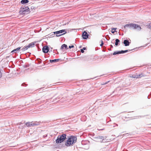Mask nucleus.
<instances>
[{
    "instance_id": "nucleus-1",
    "label": "nucleus",
    "mask_w": 151,
    "mask_h": 151,
    "mask_svg": "<svg viewBox=\"0 0 151 151\" xmlns=\"http://www.w3.org/2000/svg\"><path fill=\"white\" fill-rule=\"evenodd\" d=\"M77 139L76 137L71 136L67 140V142L65 143V145L67 146H70V145H72L76 142Z\"/></svg>"
},
{
    "instance_id": "nucleus-2",
    "label": "nucleus",
    "mask_w": 151,
    "mask_h": 151,
    "mask_svg": "<svg viewBox=\"0 0 151 151\" xmlns=\"http://www.w3.org/2000/svg\"><path fill=\"white\" fill-rule=\"evenodd\" d=\"M124 27L125 28H129L130 29H137L139 31L141 29V27L139 25L133 23L128 24H126L124 26Z\"/></svg>"
},
{
    "instance_id": "nucleus-3",
    "label": "nucleus",
    "mask_w": 151,
    "mask_h": 151,
    "mask_svg": "<svg viewBox=\"0 0 151 151\" xmlns=\"http://www.w3.org/2000/svg\"><path fill=\"white\" fill-rule=\"evenodd\" d=\"M66 134H65L58 135L55 141L56 143L58 144L62 142L66 139Z\"/></svg>"
},
{
    "instance_id": "nucleus-4",
    "label": "nucleus",
    "mask_w": 151,
    "mask_h": 151,
    "mask_svg": "<svg viewBox=\"0 0 151 151\" xmlns=\"http://www.w3.org/2000/svg\"><path fill=\"white\" fill-rule=\"evenodd\" d=\"M130 51V50H122L121 51H116V52H114V53H113V55H115L116 54H123V53H124L127 52H129Z\"/></svg>"
},
{
    "instance_id": "nucleus-5",
    "label": "nucleus",
    "mask_w": 151,
    "mask_h": 151,
    "mask_svg": "<svg viewBox=\"0 0 151 151\" xmlns=\"http://www.w3.org/2000/svg\"><path fill=\"white\" fill-rule=\"evenodd\" d=\"M89 35L86 31H84L82 33V37L84 39H86L88 37Z\"/></svg>"
},
{
    "instance_id": "nucleus-6",
    "label": "nucleus",
    "mask_w": 151,
    "mask_h": 151,
    "mask_svg": "<svg viewBox=\"0 0 151 151\" xmlns=\"http://www.w3.org/2000/svg\"><path fill=\"white\" fill-rule=\"evenodd\" d=\"M105 137H104L102 136H99L97 137H96L95 138V139H96L97 140H99V141L102 142H104L103 141L104 140V138Z\"/></svg>"
},
{
    "instance_id": "nucleus-7",
    "label": "nucleus",
    "mask_w": 151,
    "mask_h": 151,
    "mask_svg": "<svg viewBox=\"0 0 151 151\" xmlns=\"http://www.w3.org/2000/svg\"><path fill=\"white\" fill-rule=\"evenodd\" d=\"M42 50L44 53H47L49 50L48 47L47 45L43 47Z\"/></svg>"
},
{
    "instance_id": "nucleus-8",
    "label": "nucleus",
    "mask_w": 151,
    "mask_h": 151,
    "mask_svg": "<svg viewBox=\"0 0 151 151\" xmlns=\"http://www.w3.org/2000/svg\"><path fill=\"white\" fill-rule=\"evenodd\" d=\"M29 10H20L19 13L20 14L22 15L28 14L29 12Z\"/></svg>"
},
{
    "instance_id": "nucleus-9",
    "label": "nucleus",
    "mask_w": 151,
    "mask_h": 151,
    "mask_svg": "<svg viewBox=\"0 0 151 151\" xmlns=\"http://www.w3.org/2000/svg\"><path fill=\"white\" fill-rule=\"evenodd\" d=\"M130 43V42L129 41L127 40H124L123 42V43L125 46H129V45Z\"/></svg>"
},
{
    "instance_id": "nucleus-10",
    "label": "nucleus",
    "mask_w": 151,
    "mask_h": 151,
    "mask_svg": "<svg viewBox=\"0 0 151 151\" xmlns=\"http://www.w3.org/2000/svg\"><path fill=\"white\" fill-rule=\"evenodd\" d=\"M64 49H65V50L68 49V48L66 45L65 44H63L61 47L60 50H62Z\"/></svg>"
},
{
    "instance_id": "nucleus-11",
    "label": "nucleus",
    "mask_w": 151,
    "mask_h": 151,
    "mask_svg": "<svg viewBox=\"0 0 151 151\" xmlns=\"http://www.w3.org/2000/svg\"><path fill=\"white\" fill-rule=\"evenodd\" d=\"M20 47H19L16 49H14L11 52H14V53H16L17 52H19V50L20 49Z\"/></svg>"
},
{
    "instance_id": "nucleus-12",
    "label": "nucleus",
    "mask_w": 151,
    "mask_h": 151,
    "mask_svg": "<svg viewBox=\"0 0 151 151\" xmlns=\"http://www.w3.org/2000/svg\"><path fill=\"white\" fill-rule=\"evenodd\" d=\"M35 43L32 42L29 43L28 45L29 48L35 46Z\"/></svg>"
},
{
    "instance_id": "nucleus-13",
    "label": "nucleus",
    "mask_w": 151,
    "mask_h": 151,
    "mask_svg": "<svg viewBox=\"0 0 151 151\" xmlns=\"http://www.w3.org/2000/svg\"><path fill=\"white\" fill-rule=\"evenodd\" d=\"M59 32L58 31H57L54 32L53 33L55 34H56V36L57 37H59V36H60L63 35V34H61L59 32Z\"/></svg>"
},
{
    "instance_id": "nucleus-14",
    "label": "nucleus",
    "mask_w": 151,
    "mask_h": 151,
    "mask_svg": "<svg viewBox=\"0 0 151 151\" xmlns=\"http://www.w3.org/2000/svg\"><path fill=\"white\" fill-rule=\"evenodd\" d=\"M58 32H59L60 34H61V33L64 32V33H63V34H63V35H64L66 33V32L65 31V29L61 30L59 31H58Z\"/></svg>"
},
{
    "instance_id": "nucleus-15",
    "label": "nucleus",
    "mask_w": 151,
    "mask_h": 151,
    "mask_svg": "<svg viewBox=\"0 0 151 151\" xmlns=\"http://www.w3.org/2000/svg\"><path fill=\"white\" fill-rule=\"evenodd\" d=\"M29 2L28 0H22L21 2L22 4H24L27 3Z\"/></svg>"
},
{
    "instance_id": "nucleus-16",
    "label": "nucleus",
    "mask_w": 151,
    "mask_h": 151,
    "mask_svg": "<svg viewBox=\"0 0 151 151\" xmlns=\"http://www.w3.org/2000/svg\"><path fill=\"white\" fill-rule=\"evenodd\" d=\"M59 59H55L54 60H50V63H52L53 62H56L58 61Z\"/></svg>"
},
{
    "instance_id": "nucleus-17",
    "label": "nucleus",
    "mask_w": 151,
    "mask_h": 151,
    "mask_svg": "<svg viewBox=\"0 0 151 151\" xmlns=\"http://www.w3.org/2000/svg\"><path fill=\"white\" fill-rule=\"evenodd\" d=\"M120 42V40L118 39H116L115 40V45L116 46H117L119 43Z\"/></svg>"
},
{
    "instance_id": "nucleus-18",
    "label": "nucleus",
    "mask_w": 151,
    "mask_h": 151,
    "mask_svg": "<svg viewBox=\"0 0 151 151\" xmlns=\"http://www.w3.org/2000/svg\"><path fill=\"white\" fill-rule=\"evenodd\" d=\"M38 123H31V126H37L39 124Z\"/></svg>"
},
{
    "instance_id": "nucleus-19",
    "label": "nucleus",
    "mask_w": 151,
    "mask_h": 151,
    "mask_svg": "<svg viewBox=\"0 0 151 151\" xmlns=\"http://www.w3.org/2000/svg\"><path fill=\"white\" fill-rule=\"evenodd\" d=\"M29 48L28 45H27L24 46L22 49L21 50L22 51H25L27 50Z\"/></svg>"
},
{
    "instance_id": "nucleus-20",
    "label": "nucleus",
    "mask_w": 151,
    "mask_h": 151,
    "mask_svg": "<svg viewBox=\"0 0 151 151\" xmlns=\"http://www.w3.org/2000/svg\"><path fill=\"white\" fill-rule=\"evenodd\" d=\"M130 77L133 78H138L137 75H132V76H131Z\"/></svg>"
},
{
    "instance_id": "nucleus-21",
    "label": "nucleus",
    "mask_w": 151,
    "mask_h": 151,
    "mask_svg": "<svg viewBox=\"0 0 151 151\" xmlns=\"http://www.w3.org/2000/svg\"><path fill=\"white\" fill-rule=\"evenodd\" d=\"M26 125L27 127H31V123L29 122H27L26 124Z\"/></svg>"
},
{
    "instance_id": "nucleus-22",
    "label": "nucleus",
    "mask_w": 151,
    "mask_h": 151,
    "mask_svg": "<svg viewBox=\"0 0 151 151\" xmlns=\"http://www.w3.org/2000/svg\"><path fill=\"white\" fill-rule=\"evenodd\" d=\"M143 76L142 75V74H139L138 75H137L138 78H140Z\"/></svg>"
},
{
    "instance_id": "nucleus-23",
    "label": "nucleus",
    "mask_w": 151,
    "mask_h": 151,
    "mask_svg": "<svg viewBox=\"0 0 151 151\" xmlns=\"http://www.w3.org/2000/svg\"><path fill=\"white\" fill-rule=\"evenodd\" d=\"M31 9H35V8L34 4H32V6H31Z\"/></svg>"
},
{
    "instance_id": "nucleus-24",
    "label": "nucleus",
    "mask_w": 151,
    "mask_h": 151,
    "mask_svg": "<svg viewBox=\"0 0 151 151\" xmlns=\"http://www.w3.org/2000/svg\"><path fill=\"white\" fill-rule=\"evenodd\" d=\"M23 9H29V8L27 6H25V8H23Z\"/></svg>"
},
{
    "instance_id": "nucleus-25",
    "label": "nucleus",
    "mask_w": 151,
    "mask_h": 151,
    "mask_svg": "<svg viewBox=\"0 0 151 151\" xmlns=\"http://www.w3.org/2000/svg\"><path fill=\"white\" fill-rule=\"evenodd\" d=\"M148 26L149 28L151 29V23H149Z\"/></svg>"
},
{
    "instance_id": "nucleus-26",
    "label": "nucleus",
    "mask_w": 151,
    "mask_h": 151,
    "mask_svg": "<svg viewBox=\"0 0 151 151\" xmlns=\"http://www.w3.org/2000/svg\"><path fill=\"white\" fill-rule=\"evenodd\" d=\"M104 44V42H103V41L101 40V43L100 44V45L101 46H102Z\"/></svg>"
},
{
    "instance_id": "nucleus-27",
    "label": "nucleus",
    "mask_w": 151,
    "mask_h": 151,
    "mask_svg": "<svg viewBox=\"0 0 151 151\" xmlns=\"http://www.w3.org/2000/svg\"><path fill=\"white\" fill-rule=\"evenodd\" d=\"M74 47V46L73 45H72L69 46V48H73Z\"/></svg>"
},
{
    "instance_id": "nucleus-28",
    "label": "nucleus",
    "mask_w": 151,
    "mask_h": 151,
    "mask_svg": "<svg viewBox=\"0 0 151 151\" xmlns=\"http://www.w3.org/2000/svg\"><path fill=\"white\" fill-rule=\"evenodd\" d=\"M81 51L82 53H83L84 52V50L82 49H81Z\"/></svg>"
},
{
    "instance_id": "nucleus-29",
    "label": "nucleus",
    "mask_w": 151,
    "mask_h": 151,
    "mask_svg": "<svg viewBox=\"0 0 151 151\" xmlns=\"http://www.w3.org/2000/svg\"><path fill=\"white\" fill-rule=\"evenodd\" d=\"M2 76V74L1 71H0V78H1Z\"/></svg>"
},
{
    "instance_id": "nucleus-30",
    "label": "nucleus",
    "mask_w": 151,
    "mask_h": 151,
    "mask_svg": "<svg viewBox=\"0 0 151 151\" xmlns=\"http://www.w3.org/2000/svg\"><path fill=\"white\" fill-rule=\"evenodd\" d=\"M115 31H116L115 30L113 31V30H112L111 31V32L112 33H114V32Z\"/></svg>"
},
{
    "instance_id": "nucleus-31",
    "label": "nucleus",
    "mask_w": 151,
    "mask_h": 151,
    "mask_svg": "<svg viewBox=\"0 0 151 151\" xmlns=\"http://www.w3.org/2000/svg\"><path fill=\"white\" fill-rule=\"evenodd\" d=\"M116 28H111L112 30H116Z\"/></svg>"
},
{
    "instance_id": "nucleus-32",
    "label": "nucleus",
    "mask_w": 151,
    "mask_h": 151,
    "mask_svg": "<svg viewBox=\"0 0 151 151\" xmlns=\"http://www.w3.org/2000/svg\"><path fill=\"white\" fill-rule=\"evenodd\" d=\"M83 50H85L86 49V48L85 47H83V48L82 49Z\"/></svg>"
},
{
    "instance_id": "nucleus-33",
    "label": "nucleus",
    "mask_w": 151,
    "mask_h": 151,
    "mask_svg": "<svg viewBox=\"0 0 151 151\" xmlns=\"http://www.w3.org/2000/svg\"><path fill=\"white\" fill-rule=\"evenodd\" d=\"M114 42V39H113V40H112V41H111V42H112V43H114V42Z\"/></svg>"
},
{
    "instance_id": "nucleus-34",
    "label": "nucleus",
    "mask_w": 151,
    "mask_h": 151,
    "mask_svg": "<svg viewBox=\"0 0 151 151\" xmlns=\"http://www.w3.org/2000/svg\"><path fill=\"white\" fill-rule=\"evenodd\" d=\"M47 135L46 134L45 135H43V137H47Z\"/></svg>"
},
{
    "instance_id": "nucleus-35",
    "label": "nucleus",
    "mask_w": 151,
    "mask_h": 151,
    "mask_svg": "<svg viewBox=\"0 0 151 151\" xmlns=\"http://www.w3.org/2000/svg\"><path fill=\"white\" fill-rule=\"evenodd\" d=\"M109 81H108V82H106L104 84H106L107 83H108V82H109Z\"/></svg>"
},
{
    "instance_id": "nucleus-36",
    "label": "nucleus",
    "mask_w": 151,
    "mask_h": 151,
    "mask_svg": "<svg viewBox=\"0 0 151 151\" xmlns=\"http://www.w3.org/2000/svg\"><path fill=\"white\" fill-rule=\"evenodd\" d=\"M110 46H111V48H113V46L112 45H110Z\"/></svg>"
},
{
    "instance_id": "nucleus-37",
    "label": "nucleus",
    "mask_w": 151,
    "mask_h": 151,
    "mask_svg": "<svg viewBox=\"0 0 151 151\" xmlns=\"http://www.w3.org/2000/svg\"><path fill=\"white\" fill-rule=\"evenodd\" d=\"M115 124L116 126H118V125L117 124Z\"/></svg>"
},
{
    "instance_id": "nucleus-38",
    "label": "nucleus",
    "mask_w": 151,
    "mask_h": 151,
    "mask_svg": "<svg viewBox=\"0 0 151 151\" xmlns=\"http://www.w3.org/2000/svg\"><path fill=\"white\" fill-rule=\"evenodd\" d=\"M24 84H25L24 83H23L22 84V85L24 86Z\"/></svg>"
},
{
    "instance_id": "nucleus-39",
    "label": "nucleus",
    "mask_w": 151,
    "mask_h": 151,
    "mask_svg": "<svg viewBox=\"0 0 151 151\" xmlns=\"http://www.w3.org/2000/svg\"><path fill=\"white\" fill-rule=\"evenodd\" d=\"M147 98H148V99H149V98H149V96H147Z\"/></svg>"
},
{
    "instance_id": "nucleus-40",
    "label": "nucleus",
    "mask_w": 151,
    "mask_h": 151,
    "mask_svg": "<svg viewBox=\"0 0 151 151\" xmlns=\"http://www.w3.org/2000/svg\"><path fill=\"white\" fill-rule=\"evenodd\" d=\"M107 39V40H108V39Z\"/></svg>"
},
{
    "instance_id": "nucleus-41",
    "label": "nucleus",
    "mask_w": 151,
    "mask_h": 151,
    "mask_svg": "<svg viewBox=\"0 0 151 151\" xmlns=\"http://www.w3.org/2000/svg\"><path fill=\"white\" fill-rule=\"evenodd\" d=\"M109 50H110V49H109Z\"/></svg>"
},
{
    "instance_id": "nucleus-42",
    "label": "nucleus",
    "mask_w": 151,
    "mask_h": 151,
    "mask_svg": "<svg viewBox=\"0 0 151 151\" xmlns=\"http://www.w3.org/2000/svg\"><path fill=\"white\" fill-rule=\"evenodd\" d=\"M109 50H110V49H109Z\"/></svg>"
},
{
    "instance_id": "nucleus-43",
    "label": "nucleus",
    "mask_w": 151,
    "mask_h": 151,
    "mask_svg": "<svg viewBox=\"0 0 151 151\" xmlns=\"http://www.w3.org/2000/svg\"><path fill=\"white\" fill-rule=\"evenodd\" d=\"M150 93V94H151V91Z\"/></svg>"
}]
</instances>
